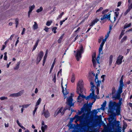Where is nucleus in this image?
I'll list each match as a JSON object with an SVG mask.
<instances>
[{
	"label": "nucleus",
	"instance_id": "1",
	"mask_svg": "<svg viewBox=\"0 0 132 132\" xmlns=\"http://www.w3.org/2000/svg\"><path fill=\"white\" fill-rule=\"evenodd\" d=\"M90 112L84 113L81 116L76 115L72 119H76V121H79L81 128L84 131L90 130L94 119V116L90 114Z\"/></svg>",
	"mask_w": 132,
	"mask_h": 132
},
{
	"label": "nucleus",
	"instance_id": "2",
	"mask_svg": "<svg viewBox=\"0 0 132 132\" xmlns=\"http://www.w3.org/2000/svg\"><path fill=\"white\" fill-rule=\"evenodd\" d=\"M84 88V86L83 81H79L78 82L77 88L76 92L79 95L77 98V100H79L81 99L80 97L84 98H86V96L83 94H81L83 92Z\"/></svg>",
	"mask_w": 132,
	"mask_h": 132
},
{
	"label": "nucleus",
	"instance_id": "3",
	"mask_svg": "<svg viewBox=\"0 0 132 132\" xmlns=\"http://www.w3.org/2000/svg\"><path fill=\"white\" fill-rule=\"evenodd\" d=\"M118 103H117L115 102H110L109 105V110L108 111H111L112 112L113 111H114L116 109V108L118 107Z\"/></svg>",
	"mask_w": 132,
	"mask_h": 132
},
{
	"label": "nucleus",
	"instance_id": "4",
	"mask_svg": "<svg viewBox=\"0 0 132 132\" xmlns=\"http://www.w3.org/2000/svg\"><path fill=\"white\" fill-rule=\"evenodd\" d=\"M108 112L109 113H110L111 114V115H110V118H109V123H111L112 125V122H111V121L112 122H115L117 121H116L115 122H114L112 121L114 119V117L116 116V114L114 112V111H113L112 112H111V111H108Z\"/></svg>",
	"mask_w": 132,
	"mask_h": 132
},
{
	"label": "nucleus",
	"instance_id": "5",
	"mask_svg": "<svg viewBox=\"0 0 132 132\" xmlns=\"http://www.w3.org/2000/svg\"><path fill=\"white\" fill-rule=\"evenodd\" d=\"M73 96H74L73 94L72 96H69V98L68 97L67 99V104L70 106V107H71L72 106H73L74 104V103H72L73 100L72 97Z\"/></svg>",
	"mask_w": 132,
	"mask_h": 132
},
{
	"label": "nucleus",
	"instance_id": "6",
	"mask_svg": "<svg viewBox=\"0 0 132 132\" xmlns=\"http://www.w3.org/2000/svg\"><path fill=\"white\" fill-rule=\"evenodd\" d=\"M123 58V56L121 55H119L118 57L115 64L118 65L121 64L122 62V60Z\"/></svg>",
	"mask_w": 132,
	"mask_h": 132
},
{
	"label": "nucleus",
	"instance_id": "7",
	"mask_svg": "<svg viewBox=\"0 0 132 132\" xmlns=\"http://www.w3.org/2000/svg\"><path fill=\"white\" fill-rule=\"evenodd\" d=\"M62 80L61 82V87L62 88V92L63 94L64 95V96L67 95L68 94V92L67 91V90L66 88L67 87V84H66L65 85V86H66V87L65 88V90H64V87H63V84H62Z\"/></svg>",
	"mask_w": 132,
	"mask_h": 132
},
{
	"label": "nucleus",
	"instance_id": "8",
	"mask_svg": "<svg viewBox=\"0 0 132 132\" xmlns=\"http://www.w3.org/2000/svg\"><path fill=\"white\" fill-rule=\"evenodd\" d=\"M45 106H44V110L43 114H44V116L46 118H47L50 116V113H49L48 110H47L46 111H45Z\"/></svg>",
	"mask_w": 132,
	"mask_h": 132
},
{
	"label": "nucleus",
	"instance_id": "9",
	"mask_svg": "<svg viewBox=\"0 0 132 132\" xmlns=\"http://www.w3.org/2000/svg\"><path fill=\"white\" fill-rule=\"evenodd\" d=\"M81 53L79 52H77L76 54L75 55L77 60L79 61L81 57Z\"/></svg>",
	"mask_w": 132,
	"mask_h": 132
},
{
	"label": "nucleus",
	"instance_id": "10",
	"mask_svg": "<svg viewBox=\"0 0 132 132\" xmlns=\"http://www.w3.org/2000/svg\"><path fill=\"white\" fill-rule=\"evenodd\" d=\"M99 20V19H98L97 18L94 20L91 23L89 24V26L90 27L92 26L96 23H97Z\"/></svg>",
	"mask_w": 132,
	"mask_h": 132
},
{
	"label": "nucleus",
	"instance_id": "11",
	"mask_svg": "<svg viewBox=\"0 0 132 132\" xmlns=\"http://www.w3.org/2000/svg\"><path fill=\"white\" fill-rule=\"evenodd\" d=\"M90 95L92 96V99H94V101L91 103V104H92L96 100V96H95L94 94V91H92V93H90Z\"/></svg>",
	"mask_w": 132,
	"mask_h": 132
},
{
	"label": "nucleus",
	"instance_id": "12",
	"mask_svg": "<svg viewBox=\"0 0 132 132\" xmlns=\"http://www.w3.org/2000/svg\"><path fill=\"white\" fill-rule=\"evenodd\" d=\"M105 43V42L102 41V42L100 44V46L99 49V52L100 54V53L101 51H102V50L103 47Z\"/></svg>",
	"mask_w": 132,
	"mask_h": 132
},
{
	"label": "nucleus",
	"instance_id": "13",
	"mask_svg": "<svg viewBox=\"0 0 132 132\" xmlns=\"http://www.w3.org/2000/svg\"><path fill=\"white\" fill-rule=\"evenodd\" d=\"M88 109V108L87 106H84V107H82L81 109V111L82 113H85L84 111L85 112L87 111Z\"/></svg>",
	"mask_w": 132,
	"mask_h": 132
},
{
	"label": "nucleus",
	"instance_id": "14",
	"mask_svg": "<svg viewBox=\"0 0 132 132\" xmlns=\"http://www.w3.org/2000/svg\"><path fill=\"white\" fill-rule=\"evenodd\" d=\"M56 59V58H55L54 61H53V63L52 64L51 67V68L50 69V73H51L52 71V70L53 68V67H54V66L56 62V61H55Z\"/></svg>",
	"mask_w": 132,
	"mask_h": 132
},
{
	"label": "nucleus",
	"instance_id": "15",
	"mask_svg": "<svg viewBox=\"0 0 132 132\" xmlns=\"http://www.w3.org/2000/svg\"><path fill=\"white\" fill-rule=\"evenodd\" d=\"M77 52H79L81 54L83 53L84 49L83 46L82 45H81L80 47L79 48V50H77Z\"/></svg>",
	"mask_w": 132,
	"mask_h": 132
},
{
	"label": "nucleus",
	"instance_id": "16",
	"mask_svg": "<svg viewBox=\"0 0 132 132\" xmlns=\"http://www.w3.org/2000/svg\"><path fill=\"white\" fill-rule=\"evenodd\" d=\"M123 86H119L118 90L117 93L121 94L122 92V89Z\"/></svg>",
	"mask_w": 132,
	"mask_h": 132
},
{
	"label": "nucleus",
	"instance_id": "17",
	"mask_svg": "<svg viewBox=\"0 0 132 132\" xmlns=\"http://www.w3.org/2000/svg\"><path fill=\"white\" fill-rule=\"evenodd\" d=\"M120 96H121V94L117 93V94L116 96H113V98H114L115 99V100H116V99L119 100L121 98H120Z\"/></svg>",
	"mask_w": 132,
	"mask_h": 132
},
{
	"label": "nucleus",
	"instance_id": "18",
	"mask_svg": "<svg viewBox=\"0 0 132 132\" xmlns=\"http://www.w3.org/2000/svg\"><path fill=\"white\" fill-rule=\"evenodd\" d=\"M43 55V52L42 51H40V53L38 54L37 57L42 59Z\"/></svg>",
	"mask_w": 132,
	"mask_h": 132
},
{
	"label": "nucleus",
	"instance_id": "19",
	"mask_svg": "<svg viewBox=\"0 0 132 132\" xmlns=\"http://www.w3.org/2000/svg\"><path fill=\"white\" fill-rule=\"evenodd\" d=\"M120 107L118 108L117 107L116 109V112L117 113V114L118 115H120Z\"/></svg>",
	"mask_w": 132,
	"mask_h": 132
},
{
	"label": "nucleus",
	"instance_id": "20",
	"mask_svg": "<svg viewBox=\"0 0 132 132\" xmlns=\"http://www.w3.org/2000/svg\"><path fill=\"white\" fill-rule=\"evenodd\" d=\"M14 23L16 24V28H17L19 24V19L18 18L15 19Z\"/></svg>",
	"mask_w": 132,
	"mask_h": 132
},
{
	"label": "nucleus",
	"instance_id": "21",
	"mask_svg": "<svg viewBox=\"0 0 132 132\" xmlns=\"http://www.w3.org/2000/svg\"><path fill=\"white\" fill-rule=\"evenodd\" d=\"M47 126L45 125L44 126H42L41 127V130L42 132H45V129H46L47 127Z\"/></svg>",
	"mask_w": 132,
	"mask_h": 132
},
{
	"label": "nucleus",
	"instance_id": "22",
	"mask_svg": "<svg viewBox=\"0 0 132 132\" xmlns=\"http://www.w3.org/2000/svg\"><path fill=\"white\" fill-rule=\"evenodd\" d=\"M33 29L35 30L38 28V26L36 22H34V24L33 26Z\"/></svg>",
	"mask_w": 132,
	"mask_h": 132
},
{
	"label": "nucleus",
	"instance_id": "23",
	"mask_svg": "<svg viewBox=\"0 0 132 132\" xmlns=\"http://www.w3.org/2000/svg\"><path fill=\"white\" fill-rule=\"evenodd\" d=\"M131 25V23H130L128 24H127V23H126L123 29H125L126 28H128L129 27H130Z\"/></svg>",
	"mask_w": 132,
	"mask_h": 132
},
{
	"label": "nucleus",
	"instance_id": "24",
	"mask_svg": "<svg viewBox=\"0 0 132 132\" xmlns=\"http://www.w3.org/2000/svg\"><path fill=\"white\" fill-rule=\"evenodd\" d=\"M92 61L94 67L95 68L96 65V62L95 59H92Z\"/></svg>",
	"mask_w": 132,
	"mask_h": 132
},
{
	"label": "nucleus",
	"instance_id": "25",
	"mask_svg": "<svg viewBox=\"0 0 132 132\" xmlns=\"http://www.w3.org/2000/svg\"><path fill=\"white\" fill-rule=\"evenodd\" d=\"M20 64V62H18L17 63L15 67L14 68V70H17L18 69L19 67Z\"/></svg>",
	"mask_w": 132,
	"mask_h": 132
},
{
	"label": "nucleus",
	"instance_id": "26",
	"mask_svg": "<svg viewBox=\"0 0 132 132\" xmlns=\"http://www.w3.org/2000/svg\"><path fill=\"white\" fill-rule=\"evenodd\" d=\"M75 75L74 74H72L71 78V81L72 83H73L75 81Z\"/></svg>",
	"mask_w": 132,
	"mask_h": 132
},
{
	"label": "nucleus",
	"instance_id": "27",
	"mask_svg": "<svg viewBox=\"0 0 132 132\" xmlns=\"http://www.w3.org/2000/svg\"><path fill=\"white\" fill-rule=\"evenodd\" d=\"M106 101H105L104 102L103 104L101 105L102 107L101 108V109L102 108L104 110L105 109L104 108L105 107L106 105Z\"/></svg>",
	"mask_w": 132,
	"mask_h": 132
},
{
	"label": "nucleus",
	"instance_id": "28",
	"mask_svg": "<svg viewBox=\"0 0 132 132\" xmlns=\"http://www.w3.org/2000/svg\"><path fill=\"white\" fill-rule=\"evenodd\" d=\"M119 86H123L124 84L123 82V80L122 77L121 78L120 81Z\"/></svg>",
	"mask_w": 132,
	"mask_h": 132
},
{
	"label": "nucleus",
	"instance_id": "29",
	"mask_svg": "<svg viewBox=\"0 0 132 132\" xmlns=\"http://www.w3.org/2000/svg\"><path fill=\"white\" fill-rule=\"evenodd\" d=\"M96 84V87L98 88L100 86V83H101V81L100 80H97Z\"/></svg>",
	"mask_w": 132,
	"mask_h": 132
},
{
	"label": "nucleus",
	"instance_id": "30",
	"mask_svg": "<svg viewBox=\"0 0 132 132\" xmlns=\"http://www.w3.org/2000/svg\"><path fill=\"white\" fill-rule=\"evenodd\" d=\"M41 101V99L40 98H39L38 100H37V102H36V106H37L38 105H39L40 104Z\"/></svg>",
	"mask_w": 132,
	"mask_h": 132
},
{
	"label": "nucleus",
	"instance_id": "31",
	"mask_svg": "<svg viewBox=\"0 0 132 132\" xmlns=\"http://www.w3.org/2000/svg\"><path fill=\"white\" fill-rule=\"evenodd\" d=\"M112 58L113 56L112 55H111L110 57V60H109V64L111 65V64L112 62Z\"/></svg>",
	"mask_w": 132,
	"mask_h": 132
},
{
	"label": "nucleus",
	"instance_id": "32",
	"mask_svg": "<svg viewBox=\"0 0 132 132\" xmlns=\"http://www.w3.org/2000/svg\"><path fill=\"white\" fill-rule=\"evenodd\" d=\"M57 28L56 27H54L52 29V30L54 34H55L56 33V30L57 29Z\"/></svg>",
	"mask_w": 132,
	"mask_h": 132
},
{
	"label": "nucleus",
	"instance_id": "33",
	"mask_svg": "<svg viewBox=\"0 0 132 132\" xmlns=\"http://www.w3.org/2000/svg\"><path fill=\"white\" fill-rule=\"evenodd\" d=\"M24 92V90H23L20 91L18 93L19 96H21L22 94Z\"/></svg>",
	"mask_w": 132,
	"mask_h": 132
},
{
	"label": "nucleus",
	"instance_id": "34",
	"mask_svg": "<svg viewBox=\"0 0 132 132\" xmlns=\"http://www.w3.org/2000/svg\"><path fill=\"white\" fill-rule=\"evenodd\" d=\"M43 10V7L41 6L40 7L39 9H38L36 10V12L37 13H39L40 12H41Z\"/></svg>",
	"mask_w": 132,
	"mask_h": 132
},
{
	"label": "nucleus",
	"instance_id": "35",
	"mask_svg": "<svg viewBox=\"0 0 132 132\" xmlns=\"http://www.w3.org/2000/svg\"><path fill=\"white\" fill-rule=\"evenodd\" d=\"M98 112L97 110H94L92 111V114H96Z\"/></svg>",
	"mask_w": 132,
	"mask_h": 132
},
{
	"label": "nucleus",
	"instance_id": "36",
	"mask_svg": "<svg viewBox=\"0 0 132 132\" xmlns=\"http://www.w3.org/2000/svg\"><path fill=\"white\" fill-rule=\"evenodd\" d=\"M127 36H125L123 38L121 39V42H123L124 41L126 40L127 39Z\"/></svg>",
	"mask_w": 132,
	"mask_h": 132
},
{
	"label": "nucleus",
	"instance_id": "37",
	"mask_svg": "<svg viewBox=\"0 0 132 132\" xmlns=\"http://www.w3.org/2000/svg\"><path fill=\"white\" fill-rule=\"evenodd\" d=\"M42 59V58H39V57H37L36 60L37 64H38L39 63V62Z\"/></svg>",
	"mask_w": 132,
	"mask_h": 132
},
{
	"label": "nucleus",
	"instance_id": "38",
	"mask_svg": "<svg viewBox=\"0 0 132 132\" xmlns=\"http://www.w3.org/2000/svg\"><path fill=\"white\" fill-rule=\"evenodd\" d=\"M116 90L115 89V88L114 87H113L112 89V94H114L116 92Z\"/></svg>",
	"mask_w": 132,
	"mask_h": 132
},
{
	"label": "nucleus",
	"instance_id": "39",
	"mask_svg": "<svg viewBox=\"0 0 132 132\" xmlns=\"http://www.w3.org/2000/svg\"><path fill=\"white\" fill-rule=\"evenodd\" d=\"M63 107H61V108L59 110V111L57 112V115L58 114H59L60 113H61L62 112H61L63 110Z\"/></svg>",
	"mask_w": 132,
	"mask_h": 132
},
{
	"label": "nucleus",
	"instance_id": "40",
	"mask_svg": "<svg viewBox=\"0 0 132 132\" xmlns=\"http://www.w3.org/2000/svg\"><path fill=\"white\" fill-rule=\"evenodd\" d=\"M35 6L34 4H33L32 6L29 7V10L32 11L33 9L35 8Z\"/></svg>",
	"mask_w": 132,
	"mask_h": 132
},
{
	"label": "nucleus",
	"instance_id": "41",
	"mask_svg": "<svg viewBox=\"0 0 132 132\" xmlns=\"http://www.w3.org/2000/svg\"><path fill=\"white\" fill-rule=\"evenodd\" d=\"M30 104H24L22 105V106L24 108H27L28 107Z\"/></svg>",
	"mask_w": 132,
	"mask_h": 132
},
{
	"label": "nucleus",
	"instance_id": "42",
	"mask_svg": "<svg viewBox=\"0 0 132 132\" xmlns=\"http://www.w3.org/2000/svg\"><path fill=\"white\" fill-rule=\"evenodd\" d=\"M100 54L99 53L98 54V55L97 56V57L96 59V60L97 61V62L98 64H100V62L99 61V58H100Z\"/></svg>",
	"mask_w": 132,
	"mask_h": 132
},
{
	"label": "nucleus",
	"instance_id": "43",
	"mask_svg": "<svg viewBox=\"0 0 132 132\" xmlns=\"http://www.w3.org/2000/svg\"><path fill=\"white\" fill-rule=\"evenodd\" d=\"M52 23V21H48L46 22V25L47 26H49L51 25Z\"/></svg>",
	"mask_w": 132,
	"mask_h": 132
},
{
	"label": "nucleus",
	"instance_id": "44",
	"mask_svg": "<svg viewBox=\"0 0 132 132\" xmlns=\"http://www.w3.org/2000/svg\"><path fill=\"white\" fill-rule=\"evenodd\" d=\"M119 101L118 103V105L119 104V105L120 106L122 104V98H121L120 99H119Z\"/></svg>",
	"mask_w": 132,
	"mask_h": 132
},
{
	"label": "nucleus",
	"instance_id": "45",
	"mask_svg": "<svg viewBox=\"0 0 132 132\" xmlns=\"http://www.w3.org/2000/svg\"><path fill=\"white\" fill-rule=\"evenodd\" d=\"M103 9V7H100L98 9L96 10V13H97L99 12H100L102 11Z\"/></svg>",
	"mask_w": 132,
	"mask_h": 132
},
{
	"label": "nucleus",
	"instance_id": "46",
	"mask_svg": "<svg viewBox=\"0 0 132 132\" xmlns=\"http://www.w3.org/2000/svg\"><path fill=\"white\" fill-rule=\"evenodd\" d=\"M91 98L92 99V96L89 95L87 96V97L86 96V98H85L86 99V100H87Z\"/></svg>",
	"mask_w": 132,
	"mask_h": 132
},
{
	"label": "nucleus",
	"instance_id": "47",
	"mask_svg": "<svg viewBox=\"0 0 132 132\" xmlns=\"http://www.w3.org/2000/svg\"><path fill=\"white\" fill-rule=\"evenodd\" d=\"M109 11V10L108 9H106L104 10H103L102 12V13L103 14H104V13L108 12Z\"/></svg>",
	"mask_w": 132,
	"mask_h": 132
},
{
	"label": "nucleus",
	"instance_id": "48",
	"mask_svg": "<svg viewBox=\"0 0 132 132\" xmlns=\"http://www.w3.org/2000/svg\"><path fill=\"white\" fill-rule=\"evenodd\" d=\"M64 13L63 12H62L61 13L60 15H59L58 16V18H62L63 15L64 14Z\"/></svg>",
	"mask_w": 132,
	"mask_h": 132
},
{
	"label": "nucleus",
	"instance_id": "49",
	"mask_svg": "<svg viewBox=\"0 0 132 132\" xmlns=\"http://www.w3.org/2000/svg\"><path fill=\"white\" fill-rule=\"evenodd\" d=\"M82 113L81 111L79 110H78V112L77 113L76 115H80L82 114Z\"/></svg>",
	"mask_w": 132,
	"mask_h": 132
},
{
	"label": "nucleus",
	"instance_id": "50",
	"mask_svg": "<svg viewBox=\"0 0 132 132\" xmlns=\"http://www.w3.org/2000/svg\"><path fill=\"white\" fill-rule=\"evenodd\" d=\"M53 81L55 83L56 82V75L54 74V78L53 79Z\"/></svg>",
	"mask_w": 132,
	"mask_h": 132
},
{
	"label": "nucleus",
	"instance_id": "51",
	"mask_svg": "<svg viewBox=\"0 0 132 132\" xmlns=\"http://www.w3.org/2000/svg\"><path fill=\"white\" fill-rule=\"evenodd\" d=\"M49 28L46 26H45L44 30L46 32H48V30Z\"/></svg>",
	"mask_w": 132,
	"mask_h": 132
},
{
	"label": "nucleus",
	"instance_id": "52",
	"mask_svg": "<svg viewBox=\"0 0 132 132\" xmlns=\"http://www.w3.org/2000/svg\"><path fill=\"white\" fill-rule=\"evenodd\" d=\"M7 97H0V99L2 100H3L5 99H7Z\"/></svg>",
	"mask_w": 132,
	"mask_h": 132
},
{
	"label": "nucleus",
	"instance_id": "53",
	"mask_svg": "<svg viewBox=\"0 0 132 132\" xmlns=\"http://www.w3.org/2000/svg\"><path fill=\"white\" fill-rule=\"evenodd\" d=\"M106 16H107L106 18H107V19H108L109 20H110V14L108 15L106 14Z\"/></svg>",
	"mask_w": 132,
	"mask_h": 132
},
{
	"label": "nucleus",
	"instance_id": "54",
	"mask_svg": "<svg viewBox=\"0 0 132 132\" xmlns=\"http://www.w3.org/2000/svg\"><path fill=\"white\" fill-rule=\"evenodd\" d=\"M96 53H94L92 55V59H95L96 58Z\"/></svg>",
	"mask_w": 132,
	"mask_h": 132
},
{
	"label": "nucleus",
	"instance_id": "55",
	"mask_svg": "<svg viewBox=\"0 0 132 132\" xmlns=\"http://www.w3.org/2000/svg\"><path fill=\"white\" fill-rule=\"evenodd\" d=\"M39 41L40 40L39 39H37V40L36 41L35 45L37 46L39 42Z\"/></svg>",
	"mask_w": 132,
	"mask_h": 132
},
{
	"label": "nucleus",
	"instance_id": "56",
	"mask_svg": "<svg viewBox=\"0 0 132 132\" xmlns=\"http://www.w3.org/2000/svg\"><path fill=\"white\" fill-rule=\"evenodd\" d=\"M114 13L116 17H117L119 15V13L117 12H115Z\"/></svg>",
	"mask_w": 132,
	"mask_h": 132
},
{
	"label": "nucleus",
	"instance_id": "57",
	"mask_svg": "<svg viewBox=\"0 0 132 132\" xmlns=\"http://www.w3.org/2000/svg\"><path fill=\"white\" fill-rule=\"evenodd\" d=\"M25 31V29L24 28L23 29V30L22 31V32L21 33L22 35H23L24 34Z\"/></svg>",
	"mask_w": 132,
	"mask_h": 132
},
{
	"label": "nucleus",
	"instance_id": "58",
	"mask_svg": "<svg viewBox=\"0 0 132 132\" xmlns=\"http://www.w3.org/2000/svg\"><path fill=\"white\" fill-rule=\"evenodd\" d=\"M96 93L98 95L99 94V89L98 88L96 87Z\"/></svg>",
	"mask_w": 132,
	"mask_h": 132
},
{
	"label": "nucleus",
	"instance_id": "59",
	"mask_svg": "<svg viewBox=\"0 0 132 132\" xmlns=\"http://www.w3.org/2000/svg\"><path fill=\"white\" fill-rule=\"evenodd\" d=\"M109 36H105V39H103L102 40V41H104V42H105L106 41V40L108 38V37Z\"/></svg>",
	"mask_w": 132,
	"mask_h": 132
},
{
	"label": "nucleus",
	"instance_id": "60",
	"mask_svg": "<svg viewBox=\"0 0 132 132\" xmlns=\"http://www.w3.org/2000/svg\"><path fill=\"white\" fill-rule=\"evenodd\" d=\"M73 120L72 119V118H70V121L69 122V124H71V123L73 122Z\"/></svg>",
	"mask_w": 132,
	"mask_h": 132
},
{
	"label": "nucleus",
	"instance_id": "61",
	"mask_svg": "<svg viewBox=\"0 0 132 132\" xmlns=\"http://www.w3.org/2000/svg\"><path fill=\"white\" fill-rule=\"evenodd\" d=\"M10 96L11 97H15V93H13L11 94L10 95Z\"/></svg>",
	"mask_w": 132,
	"mask_h": 132
},
{
	"label": "nucleus",
	"instance_id": "62",
	"mask_svg": "<svg viewBox=\"0 0 132 132\" xmlns=\"http://www.w3.org/2000/svg\"><path fill=\"white\" fill-rule=\"evenodd\" d=\"M37 46H36L35 45H34V47H33V48L32 50V51H33L34 50H35V49H36V47H37Z\"/></svg>",
	"mask_w": 132,
	"mask_h": 132
},
{
	"label": "nucleus",
	"instance_id": "63",
	"mask_svg": "<svg viewBox=\"0 0 132 132\" xmlns=\"http://www.w3.org/2000/svg\"><path fill=\"white\" fill-rule=\"evenodd\" d=\"M62 110H63V111H62V113H61V115H63L65 113V111H66V110H64V109H63Z\"/></svg>",
	"mask_w": 132,
	"mask_h": 132
},
{
	"label": "nucleus",
	"instance_id": "64",
	"mask_svg": "<svg viewBox=\"0 0 132 132\" xmlns=\"http://www.w3.org/2000/svg\"><path fill=\"white\" fill-rule=\"evenodd\" d=\"M121 3L122 2H118L117 6L118 7L120 6L121 5Z\"/></svg>",
	"mask_w": 132,
	"mask_h": 132
}]
</instances>
